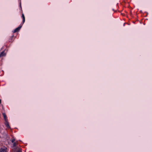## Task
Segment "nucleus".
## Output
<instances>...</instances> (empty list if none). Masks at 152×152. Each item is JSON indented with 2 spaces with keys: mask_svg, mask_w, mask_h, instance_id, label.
Returning a JSON list of instances; mask_svg holds the SVG:
<instances>
[{
  "mask_svg": "<svg viewBox=\"0 0 152 152\" xmlns=\"http://www.w3.org/2000/svg\"><path fill=\"white\" fill-rule=\"evenodd\" d=\"M0 152H7V148L5 147H3L0 149Z\"/></svg>",
  "mask_w": 152,
  "mask_h": 152,
  "instance_id": "nucleus-1",
  "label": "nucleus"
},
{
  "mask_svg": "<svg viewBox=\"0 0 152 152\" xmlns=\"http://www.w3.org/2000/svg\"><path fill=\"white\" fill-rule=\"evenodd\" d=\"M22 26H20L19 27H18V28H16V29H15L14 31V33H15L19 31L20 28H21Z\"/></svg>",
  "mask_w": 152,
  "mask_h": 152,
  "instance_id": "nucleus-2",
  "label": "nucleus"
},
{
  "mask_svg": "<svg viewBox=\"0 0 152 152\" xmlns=\"http://www.w3.org/2000/svg\"><path fill=\"white\" fill-rule=\"evenodd\" d=\"M5 124L7 128H10V127L9 125V124L7 121H5Z\"/></svg>",
  "mask_w": 152,
  "mask_h": 152,
  "instance_id": "nucleus-3",
  "label": "nucleus"
},
{
  "mask_svg": "<svg viewBox=\"0 0 152 152\" xmlns=\"http://www.w3.org/2000/svg\"><path fill=\"white\" fill-rule=\"evenodd\" d=\"M6 55V54L5 53L4 51H3L0 54V57H3L5 56Z\"/></svg>",
  "mask_w": 152,
  "mask_h": 152,
  "instance_id": "nucleus-4",
  "label": "nucleus"
},
{
  "mask_svg": "<svg viewBox=\"0 0 152 152\" xmlns=\"http://www.w3.org/2000/svg\"><path fill=\"white\" fill-rule=\"evenodd\" d=\"M22 17L23 19V23H24L25 21V17L24 15L23 14H22Z\"/></svg>",
  "mask_w": 152,
  "mask_h": 152,
  "instance_id": "nucleus-5",
  "label": "nucleus"
},
{
  "mask_svg": "<svg viewBox=\"0 0 152 152\" xmlns=\"http://www.w3.org/2000/svg\"><path fill=\"white\" fill-rule=\"evenodd\" d=\"M3 117H4V119L5 121H7V118H6V116L5 113H3Z\"/></svg>",
  "mask_w": 152,
  "mask_h": 152,
  "instance_id": "nucleus-6",
  "label": "nucleus"
},
{
  "mask_svg": "<svg viewBox=\"0 0 152 152\" xmlns=\"http://www.w3.org/2000/svg\"><path fill=\"white\" fill-rule=\"evenodd\" d=\"M17 145V143L16 142H14L13 143V146L14 147H15Z\"/></svg>",
  "mask_w": 152,
  "mask_h": 152,
  "instance_id": "nucleus-7",
  "label": "nucleus"
},
{
  "mask_svg": "<svg viewBox=\"0 0 152 152\" xmlns=\"http://www.w3.org/2000/svg\"><path fill=\"white\" fill-rule=\"evenodd\" d=\"M15 139H12V140H11V142H12V143H14V142H15Z\"/></svg>",
  "mask_w": 152,
  "mask_h": 152,
  "instance_id": "nucleus-8",
  "label": "nucleus"
},
{
  "mask_svg": "<svg viewBox=\"0 0 152 152\" xmlns=\"http://www.w3.org/2000/svg\"><path fill=\"white\" fill-rule=\"evenodd\" d=\"M17 152H21V150L19 149L17 151Z\"/></svg>",
  "mask_w": 152,
  "mask_h": 152,
  "instance_id": "nucleus-9",
  "label": "nucleus"
},
{
  "mask_svg": "<svg viewBox=\"0 0 152 152\" xmlns=\"http://www.w3.org/2000/svg\"><path fill=\"white\" fill-rule=\"evenodd\" d=\"M1 100L0 99V104L1 103Z\"/></svg>",
  "mask_w": 152,
  "mask_h": 152,
  "instance_id": "nucleus-10",
  "label": "nucleus"
}]
</instances>
